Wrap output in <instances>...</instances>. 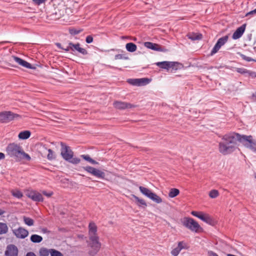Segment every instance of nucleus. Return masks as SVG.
<instances>
[{"label": "nucleus", "mask_w": 256, "mask_h": 256, "mask_svg": "<svg viewBox=\"0 0 256 256\" xmlns=\"http://www.w3.org/2000/svg\"><path fill=\"white\" fill-rule=\"evenodd\" d=\"M61 155L66 160H70L73 156V152L69 146L61 143Z\"/></svg>", "instance_id": "obj_8"}, {"label": "nucleus", "mask_w": 256, "mask_h": 256, "mask_svg": "<svg viewBox=\"0 0 256 256\" xmlns=\"http://www.w3.org/2000/svg\"><path fill=\"white\" fill-rule=\"evenodd\" d=\"M184 225L191 230L194 232H197L200 228L199 224L191 218H184Z\"/></svg>", "instance_id": "obj_5"}, {"label": "nucleus", "mask_w": 256, "mask_h": 256, "mask_svg": "<svg viewBox=\"0 0 256 256\" xmlns=\"http://www.w3.org/2000/svg\"><path fill=\"white\" fill-rule=\"evenodd\" d=\"M123 58V56L122 54H118L115 56V59L118 60V59H122Z\"/></svg>", "instance_id": "obj_50"}, {"label": "nucleus", "mask_w": 256, "mask_h": 256, "mask_svg": "<svg viewBox=\"0 0 256 256\" xmlns=\"http://www.w3.org/2000/svg\"><path fill=\"white\" fill-rule=\"evenodd\" d=\"M132 196L135 199L136 202H137V204L139 206H146V204L145 201L142 199L139 198L138 196L132 195Z\"/></svg>", "instance_id": "obj_33"}, {"label": "nucleus", "mask_w": 256, "mask_h": 256, "mask_svg": "<svg viewBox=\"0 0 256 256\" xmlns=\"http://www.w3.org/2000/svg\"><path fill=\"white\" fill-rule=\"evenodd\" d=\"M17 116H18V114L11 112H0V122L3 123L8 122Z\"/></svg>", "instance_id": "obj_7"}, {"label": "nucleus", "mask_w": 256, "mask_h": 256, "mask_svg": "<svg viewBox=\"0 0 256 256\" xmlns=\"http://www.w3.org/2000/svg\"><path fill=\"white\" fill-rule=\"evenodd\" d=\"M12 58L16 62H17L18 64H19L20 65L24 68H30V69L34 68L28 62H27L22 60V58H20L15 56H13Z\"/></svg>", "instance_id": "obj_19"}, {"label": "nucleus", "mask_w": 256, "mask_h": 256, "mask_svg": "<svg viewBox=\"0 0 256 256\" xmlns=\"http://www.w3.org/2000/svg\"><path fill=\"white\" fill-rule=\"evenodd\" d=\"M180 194V190L178 188H172L170 189L168 193V196L170 198H174Z\"/></svg>", "instance_id": "obj_28"}, {"label": "nucleus", "mask_w": 256, "mask_h": 256, "mask_svg": "<svg viewBox=\"0 0 256 256\" xmlns=\"http://www.w3.org/2000/svg\"><path fill=\"white\" fill-rule=\"evenodd\" d=\"M26 195L29 198L36 202H40L42 200V195L36 191H28Z\"/></svg>", "instance_id": "obj_16"}, {"label": "nucleus", "mask_w": 256, "mask_h": 256, "mask_svg": "<svg viewBox=\"0 0 256 256\" xmlns=\"http://www.w3.org/2000/svg\"><path fill=\"white\" fill-rule=\"evenodd\" d=\"M239 142L252 151L256 152V140L252 136L240 134Z\"/></svg>", "instance_id": "obj_3"}, {"label": "nucleus", "mask_w": 256, "mask_h": 256, "mask_svg": "<svg viewBox=\"0 0 256 256\" xmlns=\"http://www.w3.org/2000/svg\"><path fill=\"white\" fill-rule=\"evenodd\" d=\"M56 44V46H57L59 48H62V47H61V44H59V43H57Z\"/></svg>", "instance_id": "obj_55"}, {"label": "nucleus", "mask_w": 256, "mask_h": 256, "mask_svg": "<svg viewBox=\"0 0 256 256\" xmlns=\"http://www.w3.org/2000/svg\"><path fill=\"white\" fill-rule=\"evenodd\" d=\"M66 10V6L64 4H58L54 7L53 12L50 14L52 18L56 20L60 18L64 15Z\"/></svg>", "instance_id": "obj_4"}, {"label": "nucleus", "mask_w": 256, "mask_h": 256, "mask_svg": "<svg viewBox=\"0 0 256 256\" xmlns=\"http://www.w3.org/2000/svg\"><path fill=\"white\" fill-rule=\"evenodd\" d=\"M126 48L128 52H134L136 50V46L132 42L128 43L126 44Z\"/></svg>", "instance_id": "obj_26"}, {"label": "nucleus", "mask_w": 256, "mask_h": 256, "mask_svg": "<svg viewBox=\"0 0 256 256\" xmlns=\"http://www.w3.org/2000/svg\"><path fill=\"white\" fill-rule=\"evenodd\" d=\"M228 36H226L219 38L211 52V55L216 53L222 46L228 41Z\"/></svg>", "instance_id": "obj_13"}, {"label": "nucleus", "mask_w": 256, "mask_h": 256, "mask_svg": "<svg viewBox=\"0 0 256 256\" xmlns=\"http://www.w3.org/2000/svg\"><path fill=\"white\" fill-rule=\"evenodd\" d=\"M256 8L255 10H253L250 11L248 13L246 14V15L250 14H256Z\"/></svg>", "instance_id": "obj_52"}, {"label": "nucleus", "mask_w": 256, "mask_h": 256, "mask_svg": "<svg viewBox=\"0 0 256 256\" xmlns=\"http://www.w3.org/2000/svg\"><path fill=\"white\" fill-rule=\"evenodd\" d=\"M46 0H32L33 2L36 5H40L44 3Z\"/></svg>", "instance_id": "obj_44"}, {"label": "nucleus", "mask_w": 256, "mask_h": 256, "mask_svg": "<svg viewBox=\"0 0 256 256\" xmlns=\"http://www.w3.org/2000/svg\"><path fill=\"white\" fill-rule=\"evenodd\" d=\"M43 194L48 197H50L52 195V193L50 192H48L46 191H44Z\"/></svg>", "instance_id": "obj_49"}, {"label": "nucleus", "mask_w": 256, "mask_h": 256, "mask_svg": "<svg viewBox=\"0 0 256 256\" xmlns=\"http://www.w3.org/2000/svg\"><path fill=\"white\" fill-rule=\"evenodd\" d=\"M18 249L14 244H9L7 246L5 252V256H18Z\"/></svg>", "instance_id": "obj_15"}, {"label": "nucleus", "mask_w": 256, "mask_h": 256, "mask_svg": "<svg viewBox=\"0 0 256 256\" xmlns=\"http://www.w3.org/2000/svg\"><path fill=\"white\" fill-rule=\"evenodd\" d=\"M248 74L252 76V78H256V72H251L250 70H248Z\"/></svg>", "instance_id": "obj_46"}, {"label": "nucleus", "mask_w": 256, "mask_h": 256, "mask_svg": "<svg viewBox=\"0 0 256 256\" xmlns=\"http://www.w3.org/2000/svg\"><path fill=\"white\" fill-rule=\"evenodd\" d=\"M144 46L148 48L158 52H166V50L158 44L151 42H145Z\"/></svg>", "instance_id": "obj_17"}, {"label": "nucleus", "mask_w": 256, "mask_h": 256, "mask_svg": "<svg viewBox=\"0 0 256 256\" xmlns=\"http://www.w3.org/2000/svg\"><path fill=\"white\" fill-rule=\"evenodd\" d=\"M62 49L64 50L66 52L69 51L70 50H72V48L71 46L70 45V42L68 44V46H66V48H62Z\"/></svg>", "instance_id": "obj_47"}, {"label": "nucleus", "mask_w": 256, "mask_h": 256, "mask_svg": "<svg viewBox=\"0 0 256 256\" xmlns=\"http://www.w3.org/2000/svg\"><path fill=\"white\" fill-rule=\"evenodd\" d=\"M192 214L194 216H196L204 222L212 224V218L207 214H204L202 212H198L196 211H192L191 212Z\"/></svg>", "instance_id": "obj_10"}, {"label": "nucleus", "mask_w": 256, "mask_h": 256, "mask_svg": "<svg viewBox=\"0 0 256 256\" xmlns=\"http://www.w3.org/2000/svg\"><path fill=\"white\" fill-rule=\"evenodd\" d=\"M188 38L192 40H201L202 35L200 34L191 32L188 34Z\"/></svg>", "instance_id": "obj_24"}, {"label": "nucleus", "mask_w": 256, "mask_h": 256, "mask_svg": "<svg viewBox=\"0 0 256 256\" xmlns=\"http://www.w3.org/2000/svg\"><path fill=\"white\" fill-rule=\"evenodd\" d=\"M84 169L93 176L101 178H104L105 174L104 172L90 166L84 167Z\"/></svg>", "instance_id": "obj_9"}, {"label": "nucleus", "mask_w": 256, "mask_h": 256, "mask_svg": "<svg viewBox=\"0 0 256 256\" xmlns=\"http://www.w3.org/2000/svg\"><path fill=\"white\" fill-rule=\"evenodd\" d=\"M30 136V131L25 130L20 132L18 134V138L22 140H26Z\"/></svg>", "instance_id": "obj_27"}, {"label": "nucleus", "mask_w": 256, "mask_h": 256, "mask_svg": "<svg viewBox=\"0 0 256 256\" xmlns=\"http://www.w3.org/2000/svg\"><path fill=\"white\" fill-rule=\"evenodd\" d=\"M51 249H48L45 248H42L39 250L40 256H48L50 254Z\"/></svg>", "instance_id": "obj_29"}, {"label": "nucleus", "mask_w": 256, "mask_h": 256, "mask_svg": "<svg viewBox=\"0 0 256 256\" xmlns=\"http://www.w3.org/2000/svg\"><path fill=\"white\" fill-rule=\"evenodd\" d=\"M69 31H70V34L75 35V34H79L81 32V30H76L74 28H72V29H70Z\"/></svg>", "instance_id": "obj_41"}, {"label": "nucleus", "mask_w": 256, "mask_h": 256, "mask_svg": "<svg viewBox=\"0 0 256 256\" xmlns=\"http://www.w3.org/2000/svg\"><path fill=\"white\" fill-rule=\"evenodd\" d=\"M8 227L6 223L0 222V234H5L8 231Z\"/></svg>", "instance_id": "obj_32"}, {"label": "nucleus", "mask_w": 256, "mask_h": 256, "mask_svg": "<svg viewBox=\"0 0 256 256\" xmlns=\"http://www.w3.org/2000/svg\"><path fill=\"white\" fill-rule=\"evenodd\" d=\"M81 156L86 160L88 161L90 163L94 164H97L98 163L94 160H92L88 155H82Z\"/></svg>", "instance_id": "obj_36"}, {"label": "nucleus", "mask_w": 256, "mask_h": 256, "mask_svg": "<svg viewBox=\"0 0 256 256\" xmlns=\"http://www.w3.org/2000/svg\"><path fill=\"white\" fill-rule=\"evenodd\" d=\"M12 232L17 238L22 239L24 238L28 234V232L22 227L13 230Z\"/></svg>", "instance_id": "obj_14"}, {"label": "nucleus", "mask_w": 256, "mask_h": 256, "mask_svg": "<svg viewBox=\"0 0 256 256\" xmlns=\"http://www.w3.org/2000/svg\"><path fill=\"white\" fill-rule=\"evenodd\" d=\"M156 64L162 68L169 70L172 68V70H176L178 68V63L174 62L164 61L162 62H158Z\"/></svg>", "instance_id": "obj_6"}, {"label": "nucleus", "mask_w": 256, "mask_h": 256, "mask_svg": "<svg viewBox=\"0 0 256 256\" xmlns=\"http://www.w3.org/2000/svg\"><path fill=\"white\" fill-rule=\"evenodd\" d=\"M12 193L14 197L18 198H20L22 196V194L17 190H12Z\"/></svg>", "instance_id": "obj_38"}, {"label": "nucleus", "mask_w": 256, "mask_h": 256, "mask_svg": "<svg viewBox=\"0 0 256 256\" xmlns=\"http://www.w3.org/2000/svg\"><path fill=\"white\" fill-rule=\"evenodd\" d=\"M23 220L24 224L28 226H32L34 224V220L30 218L24 216Z\"/></svg>", "instance_id": "obj_34"}, {"label": "nucleus", "mask_w": 256, "mask_h": 256, "mask_svg": "<svg viewBox=\"0 0 256 256\" xmlns=\"http://www.w3.org/2000/svg\"><path fill=\"white\" fill-rule=\"evenodd\" d=\"M69 162L74 164H78L80 160L78 158H72L71 160H68Z\"/></svg>", "instance_id": "obj_40"}, {"label": "nucleus", "mask_w": 256, "mask_h": 256, "mask_svg": "<svg viewBox=\"0 0 256 256\" xmlns=\"http://www.w3.org/2000/svg\"><path fill=\"white\" fill-rule=\"evenodd\" d=\"M148 198L157 204H160L162 202V199L158 196L152 192Z\"/></svg>", "instance_id": "obj_25"}, {"label": "nucleus", "mask_w": 256, "mask_h": 256, "mask_svg": "<svg viewBox=\"0 0 256 256\" xmlns=\"http://www.w3.org/2000/svg\"><path fill=\"white\" fill-rule=\"evenodd\" d=\"M246 28V24L242 25L239 27L233 34L232 38L236 40L240 38L243 34Z\"/></svg>", "instance_id": "obj_20"}, {"label": "nucleus", "mask_w": 256, "mask_h": 256, "mask_svg": "<svg viewBox=\"0 0 256 256\" xmlns=\"http://www.w3.org/2000/svg\"><path fill=\"white\" fill-rule=\"evenodd\" d=\"M50 254V256H64L60 252L52 248H51Z\"/></svg>", "instance_id": "obj_39"}, {"label": "nucleus", "mask_w": 256, "mask_h": 256, "mask_svg": "<svg viewBox=\"0 0 256 256\" xmlns=\"http://www.w3.org/2000/svg\"><path fill=\"white\" fill-rule=\"evenodd\" d=\"M150 81V80L148 78L129 79L128 80L129 84L136 86H145L149 84Z\"/></svg>", "instance_id": "obj_11"}, {"label": "nucleus", "mask_w": 256, "mask_h": 256, "mask_svg": "<svg viewBox=\"0 0 256 256\" xmlns=\"http://www.w3.org/2000/svg\"><path fill=\"white\" fill-rule=\"evenodd\" d=\"M86 41L87 43L90 44L92 42L93 38L91 36H88L86 38Z\"/></svg>", "instance_id": "obj_45"}, {"label": "nucleus", "mask_w": 256, "mask_h": 256, "mask_svg": "<svg viewBox=\"0 0 256 256\" xmlns=\"http://www.w3.org/2000/svg\"><path fill=\"white\" fill-rule=\"evenodd\" d=\"M236 72L240 74H248V70L244 68H238L236 69Z\"/></svg>", "instance_id": "obj_42"}, {"label": "nucleus", "mask_w": 256, "mask_h": 256, "mask_svg": "<svg viewBox=\"0 0 256 256\" xmlns=\"http://www.w3.org/2000/svg\"><path fill=\"white\" fill-rule=\"evenodd\" d=\"M70 45L72 48V50H76L83 54H87V51L84 48H80L79 44H74L70 42Z\"/></svg>", "instance_id": "obj_23"}, {"label": "nucleus", "mask_w": 256, "mask_h": 256, "mask_svg": "<svg viewBox=\"0 0 256 256\" xmlns=\"http://www.w3.org/2000/svg\"><path fill=\"white\" fill-rule=\"evenodd\" d=\"M241 57L242 58V59L248 61V62H251L254 60L252 58L250 57L246 56H244V54H240Z\"/></svg>", "instance_id": "obj_43"}, {"label": "nucleus", "mask_w": 256, "mask_h": 256, "mask_svg": "<svg viewBox=\"0 0 256 256\" xmlns=\"http://www.w3.org/2000/svg\"><path fill=\"white\" fill-rule=\"evenodd\" d=\"M208 196L212 198H215L219 196V192L218 190H212L209 192Z\"/></svg>", "instance_id": "obj_35"}, {"label": "nucleus", "mask_w": 256, "mask_h": 256, "mask_svg": "<svg viewBox=\"0 0 256 256\" xmlns=\"http://www.w3.org/2000/svg\"><path fill=\"white\" fill-rule=\"evenodd\" d=\"M139 189L140 192L145 196L148 198L150 194L152 193V191L148 189V188L140 186L139 187Z\"/></svg>", "instance_id": "obj_31"}, {"label": "nucleus", "mask_w": 256, "mask_h": 256, "mask_svg": "<svg viewBox=\"0 0 256 256\" xmlns=\"http://www.w3.org/2000/svg\"><path fill=\"white\" fill-rule=\"evenodd\" d=\"M48 154L47 155V158L48 160H52L56 158L55 154L51 149H48Z\"/></svg>", "instance_id": "obj_37"}, {"label": "nucleus", "mask_w": 256, "mask_h": 256, "mask_svg": "<svg viewBox=\"0 0 256 256\" xmlns=\"http://www.w3.org/2000/svg\"><path fill=\"white\" fill-rule=\"evenodd\" d=\"M30 240L34 243H39L42 240V238L38 234H32L30 236Z\"/></svg>", "instance_id": "obj_30"}, {"label": "nucleus", "mask_w": 256, "mask_h": 256, "mask_svg": "<svg viewBox=\"0 0 256 256\" xmlns=\"http://www.w3.org/2000/svg\"><path fill=\"white\" fill-rule=\"evenodd\" d=\"M98 246L95 243L94 241H92L91 243V250L89 252V254L91 256H94L99 250L100 247V244L98 240Z\"/></svg>", "instance_id": "obj_22"}, {"label": "nucleus", "mask_w": 256, "mask_h": 256, "mask_svg": "<svg viewBox=\"0 0 256 256\" xmlns=\"http://www.w3.org/2000/svg\"><path fill=\"white\" fill-rule=\"evenodd\" d=\"M114 106L115 108L120 109V110H124L126 108H131L132 106L131 104L122 102L120 101H116L114 103Z\"/></svg>", "instance_id": "obj_18"}, {"label": "nucleus", "mask_w": 256, "mask_h": 256, "mask_svg": "<svg viewBox=\"0 0 256 256\" xmlns=\"http://www.w3.org/2000/svg\"><path fill=\"white\" fill-rule=\"evenodd\" d=\"M186 248V244L183 242H180L176 248H174L171 252L172 255L178 256L182 250Z\"/></svg>", "instance_id": "obj_21"}, {"label": "nucleus", "mask_w": 256, "mask_h": 256, "mask_svg": "<svg viewBox=\"0 0 256 256\" xmlns=\"http://www.w3.org/2000/svg\"><path fill=\"white\" fill-rule=\"evenodd\" d=\"M240 134L232 132L226 134L222 138V141L219 143V151L224 155L230 154L238 148Z\"/></svg>", "instance_id": "obj_1"}, {"label": "nucleus", "mask_w": 256, "mask_h": 256, "mask_svg": "<svg viewBox=\"0 0 256 256\" xmlns=\"http://www.w3.org/2000/svg\"><path fill=\"white\" fill-rule=\"evenodd\" d=\"M26 256H36V255L32 252H28Z\"/></svg>", "instance_id": "obj_51"}, {"label": "nucleus", "mask_w": 256, "mask_h": 256, "mask_svg": "<svg viewBox=\"0 0 256 256\" xmlns=\"http://www.w3.org/2000/svg\"><path fill=\"white\" fill-rule=\"evenodd\" d=\"M6 152L8 155L17 160L24 158L28 160H30V156L24 152L22 147L14 143L9 144L6 147Z\"/></svg>", "instance_id": "obj_2"}, {"label": "nucleus", "mask_w": 256, "mask_h": 256, "mask_svg": "<svg viewBox=\"0 0 256 256\" xmlns=\"http://www.w3.org/2000/svg\"><path fill=\"white\" fill-rule=\"evenodd\" d=\"M208 256H218L216 253L212 251H208Z\"/></svg>", "instance_id": "obj_48"}, {"label": "nucleus", "mask_w": 256, "mask_h": 256, "mask_svg": "<svg viewBox=\"0 0 256 256\" xmlns=\"http://www.w3.org/2000/svg\"><path fill=\"white\" fill-rule=\"evenodd\" d=\"M4 213V211L0 208V216Z\"/></svg>", "instance_id": "obj_54"}, {"label": "nucleus", "mask_w": 256, "mask_h": 256, "mask_svg": "<svg viewBox=\"0 0 256 256\" xmlns=\"http://www.w3.org/2000/svg\"><path fill=\"white\" fill-rule=\"evenodd\" d=\"M4 158V154L2 152H0V160H2Z\"/></svg>", "instance_id": "obj_53"}, {"label": "nucleus", "mask_w": 256, "mask_h": 256, "mask_svg": "<svg viewBox=\"0 0 256 256\" xmlns=\"http://www.w3.org/2000/svg\"><path fill=\"white\" fill-rule=\"evenodd\" d=\"M96 226L94 223L90 222L89 224V234L90 236V239L91 241H94L97 246L98 237L96 235Z\"/></svg>", "instance_id": "obj_12"}]
</instances>
